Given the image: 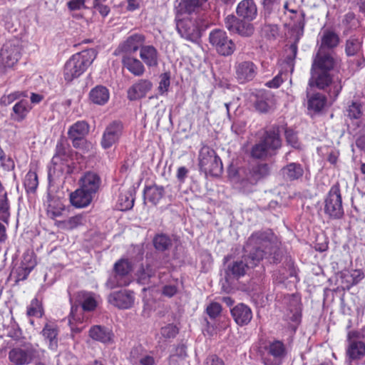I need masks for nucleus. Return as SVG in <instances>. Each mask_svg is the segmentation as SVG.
I'll return each instance as SVG.
<instances>
[{
  "label": "nucleus",
  "mask_w": 365,
  "mask_h": 365,
  "mask_svg": "<svg viewBox=\"0 0 365 365\" xmlns=\"http://www.w3.org/2000/svg\"><path fill=\"white\" fill-rule=\"evenodd\" d=\"M85 2L86 0H71L67 4L71 11H76L86 8Z\"/></svg>",
  "instance_id": "nucleus-63"
},
{
  "label": "nucleus",
  "mask_w": 365,
  "mask_h": 365,
  "mask_svg": "<svg viewBox=\"0 0 365 365\" xmlns=\"http://www.w3.org/2000/svg\"><path fill=\"white\" fill-rule=\"evenodd\" d=\"M93 7L103 17L107 16L110 13L109 6L103 3H93Z\"/></svg>",
  "instance_id": "nucleus-64"
},
{
  "label": "nucleus",
  "mask_w": 365,
  "mask_h": 365,
  "mask_svg": "<svg viewBox=\"0 0 365 365\" xmlns=\"http://www.w3.org/2000/svg\"><path fill=\"white\" fill-rule=\"evenodd\" d=\"M281 146V139L278 128L273 127L264 133L263 140L253 146L252 155L255 158L266 157L269 150L278 149Z\"/></svg>",
  "instance_id": "nucleus-7"
},
{
  "label": "nucleus",
  "mask_w": 365,
  "mask_h": 365,
  "mask_svg": "<svg viewBox=\"0 0 365 365\" xmlns=\"http://www.w3.org/2000/svg\"><path fill=\"white\" fill-rule=\"evenodd\" d=\"M90 100L95 104L104 105L110 98L108 89L103 86H97L92 88L89 93Z\"/></svg>",
  "instance_id": "nucleus-35"
},
{
  "label": "nucleus",
  "mask_w": 365,
  "mask_h": 365,
  "mask_svg": "<svg viewBox=\"0 0 365 365\" xmlns=\"http://www.w3.org/2000/svg\"><path fill=\"white\" fill-rule=\"evenodd\" d=\"M262 4L266 15L276 12L280 9V0H262Z\"/></svg>",
  "instance_id": "nucleus-48"
},
{
  "label": "nucleus",
  "mask_w": 365,
  "mask_h": 365,
  "mask_svg": "<svg viewBox=\"0 0 365 365\" xmlns=\"http://www.w3.org/2000/svg\"><path fill=\"white\" fill-rule=\"evenodd\" d=\"M108 301L110 304L119 309H129L134 304V292L128 289L114 292L108 295Z\"/></svg>",
  "instance_id": "nucleus-17"
},
{
  "label": "nucleus",
  "mask_w": 365,
  "mask_h": 365,
  "mask_svg": "<svg viewBox=\"0 0 365 365\" xmlns=\"http://www.w3.org/2000/svg\"><path fill=\"white\" fill-rule=\"evenodd\" d=\"M81 299V307L84 311H92L96 306L97 302L91 293L82 292L79 294Z\"/></svg>",
  "instance_id": "nucleus-43"
},
{
  "label": "nucleus",
  "mask_w": 365,
  "mask_h": 365,
  "mask_svg": "<svg viewBox=\"0 0 365 365\" xmlns=\"http://www.w3.org/2000/svg\"><path fill=\"white\" fill-rule=\"evenodd\" d=\"M124 131L123 123L120 120H113L108 124L102 134L101 145L103 149L110 148L117 144Z\"/></svg>",
  "instance_id": "nucleus-14"
},
{
  "label": "nucleus",
  "mask_w": 365,
  "mask_h": 365,
  "mask_svg": "<svg viewBox=\"0 0 365 365\" xmlns=\"http://www.w3.org/2000/svg\"><path fill=\"white\" fill-rule=\"evenodd\" d=\"M231 314L235 322L240 326L247 324L252 318L251 309L244 304L236 305L231 309Z\"/></svg>",
  "instance_id": "nucleus-26"
},
{
  "label": "nucleus",
  "mask_w": 365,
  "mask_h": 365,
  "mask_svg": "<svg viewBox=\"0 0 365 365\" xmlns=\"http://www.w3.org/2000/svg\"><path fill=\"white\" fill-rule=\"evenodd\" d=\"M170 76L169 73H164L160 75V81L159 83L158 90L160 94H163L168 91L170 84Z\"/></svg>",
  "instance_id": "nucleus-57"
},
{
  "label": "nucleus",
  "mask_w": 365,
  "mask_h": 365,
  "mask_svg": "<svg viewBox=\"0 0 365 365\" xmlns=\"http://www.w3.org/2000/svg\"><path fill=\"white\" fill-rule=\"evenodd\" d=\"M345 277H352V284H357L364 278V274L361 269H354L345 274Z\"/></svg>",
  "instance_id": "nucleus-60"
},
{
  "label": "nucleus",
  "mask_w": 365,
  "mask_h": 365,
  "mask_svg": "<svg viewBox=\"0 0 365 365\" xmlns=\"http://www.w3.org/2000/svg\"><path fill=\"white\" fill-rule=\"evenodd\" d=\"M209 42L221 56L232 55L235 50V44L227 33L221 29H215L210 33Z\"/></svg>",
  "instance_id": "nucleus-11"
},
{
  "label": "nucleus",
  "mask_w": 365,
  "mask_h": 365,
  "mask_svg": "<svg viewBox=\"0 0 365 365\" xmlns=\"http://www.w3.org/2000/svg\"><path fill=\"white\" fill-rule=\"evenodd\" d=\"M225 27L231 33L242 36H250L254 32V26L250 21L237 19L234 15H228L225 19Z\"/></svg>",
  "instance_id": "nucleus-15"
},
{
  "label": "nucleus",
  "mask_w": 365,
  "mask_h": 365,
  "mask_svg": "<svg viewBox=\"0 0 365 365\" xmlns=\"http://www.w3.org/2000/svg\"><path fill=\"white\" fill-rule=\"evenodd\" d=\"M198 165L206 175L219 176L222 172V163L215 151L207 145H203L199 152Z\"/></svg>",
  "instance_id": "nucleus-6"
},
{
  "label": "nucleus",
  "mask_w": 365,
  "mask_h": 365,
  "mask_svg": "<svg viewBox=\"0 0 365 365\" xmlns=\"http://www.w3.org/2000/svg\"><path fill=\"white\" fill-rule=\"evenodd\" d=\"M180 14L176 13V29L180 36L190 42L196 43L200 38L202 32L209 26L207 16L200 17L180 18Z\"/></svg>",
  "instance_id": "nucleus-3"
},
{
  "label": "nucleus",
  "mask_w": 365,
  "mask_h": 365,
  "mask_svg": "<svg viewBox=\"0 0 365 365\" xmlns=\"http://www.w3.org/2000/svg\"><path fill=\"white\" fill-rule=\"evenodd\" d=\"M145 38L143 34H134L129 36L125 41L120 43L118 50L128 55V53H133L138 49L144 46Z\"/></svg>",
  "instance_id": "nucleus-22"
},
{
  "label": "nucleus",
  "mask_w": 365,
  "mask_h": 365,
  "mask_svg": "<svg viewBox=\"0 0 365 365\" xmlns=\"http://www.w3.org/2000/svg\"><path fill=\"white\" fill-rule=\"evenodd\" d=\"M26 97H28V93L26 91H15L8 95H4L1 96L0 98V105L7 106L17 99Z\"/></svg>",
  "instance_id": "nucleus-45"
},
{
  "label": "nucleus",
  "mask_w": 365,
  "mask_h": 365,
  "mask_svg": "<svg viewBox=\"0 0 365 365\" xmlns=\"http://www.w3.org/2000/svg\"><path fill=\"white\" fill-rule=\"evenodd\" d=\"M128 359L132 365H157L158 360L152 351H147L141 346L133 347Z\"/></svg>",
  "instance_id": "nucleus-18"
},
{
  "label": "nucleus",
  "mask_w": 365,
  "mask_h": 365,
  "mask_svg": "<svg viewBox=\"0 0 365 365\" xmlns=\"http://www.w3.org/2000/svg\"><path fill=\"white\" fill-rule=\"evenodd\" d=\"M363 38L359 36H351L345 43V53L348 56L357 55L362 50Z\"/></svg>",
  "instance_id": "nucleus-38"
},
{
  "label": "nucleus",
  "mask_w": 365,
  "mask_h": 365,
  "mask_svg": "<svg viewBox=\"0 0 365 365\" xmlns=\"http://www.w3.org/2000/svg\"><path fill=\"white\" fill-rule=\"evenodd\" d=\"M263 34L269 38H275L279 35V28L275 24H267L262 28Z\"/></svg>",
  "instance_id": "nucleus-59"
},
{
  "label": "nucleus",
  "mask_w": 365,
  "mask_h": 365,
  "mask_svg": "<svg viewBox=\"0 0 365 365\" xmlns=\"http://www.w3.org/2000/svg\"><path fill=\"white\" fill-rule=\"evenodd\" d=\"M86 222V215L83 214L76 215L68 219L58 222V225L62 229L73 230L79 226L85 225Z\"/></svg>",
  "instance_id": "nucleus-39"
},
{
  "label": "nucleus",
  "mask_w": 365,
  "mask_h": 365,
  "mask_svg": "<svg viewBox=\"0 0 365 365\" xmlns=\"http://www.w3.org/2000/svg\"><path fill=\"white\" fill-rule=\"evenodd\" d=\"M337 66V61L332 52L317 50L313 57L311 67V77L309 80L310 87L316 86L319 89H325L332 85L331 93L336 97L342 88L341 80L334 79L332 71Z\"/></svg>",
  "instance_id": "nucleus-2"
},
{
  "label": "nucleus",
  "mask_w": 365,
  "mask_h": 365,
  "mask_svg": "<svg viewBox=\"0 0 365 365\" xmlns=\"http://www.w3.org/2000/svg\"><path fill=\"white\" fill-rule=\"evenodd\" d=\"M281 173L285 180L292 181L302 177L304 170L299 163H290L282 168Z\"/></svg>",
  "instance_id": "nucleus-32"
},
{
  "label": "nucleus",
  "mask_w": 365,
  "mask_h": 365,
  "mask_svg": "<svg viewBox=\"0 0 365 365\" xmlns=\"http://www.w3.org/2000/svg\"><path fill=\"white\" fill-rule=\"evenodd\" d=\"M153 246L156 250L164 252L172 246V240L165 234H157L153 240Z\"/></svg>",
  "instance_id": "nucleus-41"
},
{
  "label": "nucleus",
  "mask_w": 365,
  "mask_h": 365,
  "mask_svg": "<svg viewBox=\"0 0 365 365\" xmlns=\"http://www.w3.org/2000/svg\"><path fill=\"white\" fill-rule=\"evenodd\" d=\"M41 334L48 344V348L52 351H56L58 348V326L54 322H47L42 331Z\"/></svg>",
  "instance_id": "nucleus-25"
},
{
  "label": "nucleus",
  "mask_w": 365,
  "mask_h": 365,
  "mask_svg": "<svg viewBox=\"0 0 365 365\" xmlns=\"http://www.w3.org/2000/svg\"><path fill=\"white\" fill-rule=\"evenodd\" d=\"M287 73L284 71H280L272 80L266 82L265 86L270 88H277L287 78Z\"/></svg>",
  "instance_id": "nucleus-49"
},
{
  "label": "nucleus",
  "mask_w": 365,
  "mask_h": 365,
  "mask_svg": "<svg viewBox=\"0 0 365 365\" xmlns=\"http://www.w3.org/2000/svg\"><path fill=\"white\" fill-rule=\"evenodd\" d=\"M222 311V307L219 303L212 302L206 309V312L211 319H215L220 315Z\"/></svg>",
  "instance_id": "nucleus-58"
},
{
  "label": "nucleus",
  "mask_w": 365,
  "mask_h": 365,
  "mask_svg": "<svg viewBox=\"0 0 365 365\" xmlns=\"http://www.w3.org/2000/svg\"><path fill=\"white\" fill-rule=\"evenodd\" d=\"M236 13L243 20L252 21L257 16V7L254 0H242L238 4Z\"/></svg>",
  "instance_id": "nucleus-24"
},
{
  "label": "nucleus",
  "mask_w": 365,
  "mask_h": 365,
  "mask_svg": "<svg viewBox=\"0 0 365 365\" xmlns=\"http://www.w3.org/2000/svg\"><path fill=\"white\" fill-rule=\"evenodd\" d=\"M155 274L154 270L150 265L143 266L138 271V279L141 284H148L150 278Z\"/></svg>",
  "instance_id": "nucleus-47"
},
{
  "label": "nucleus",
  "mask_w": 365,
  "mask_h": 365,
  "mask_svg": "<svg viewBox=\"0 0 365 365\" xmlns=\"http://www.w3.org/2000/svg\"><path fill=\"white\" fill-rule=\"evenodd\" d=\"M179 329L176 326L169 324L161 328L160 334L164 339H169L175 337Z\"/></svg>",
  "instance_id": "nucleus-51"
},
{
  "label": "nucleus",
  "mask_w": 365,
  "mask_h": 365,
  "mask_svg": "<svg viewBox=\"0 0 365 365\" xmlns=\"http://www.w3.org/2000/svg\"><path fill=\"white\" fill-rule=\"evenodd\" d=\"M285 138L287 144L296 149L301 148V143L299 142L297 133L291 129L285 130Z\"/></svg>",
  "instance_id": "nucleus-52"
},
{
  "label": "nucleus",
  "mask_w": 365,
  "mask_h": 365,
  "mask_svg": "<svg viewBox=\"0 0 365 365\" xmlns=\"http://www.w3.org/2000/svg\"><path fill=\"white\" fill-rule=\"evenodd\" d=\"M81 182V188L93 195L99 189L101 180L96 173L88 172L82 177Z\"/></svg>",
  "instance_id": "nucleus-30"
},
{
  "label": "nucleus",
  "mask_w": 365,
  "mask_h": 365,
  "mask_svg": "<svg viewBox=\"0 0 365 365\" xmlns=\"http://www.w3.org/2000/svg\"><path fill=\"white\" fill-rule=\"evenodd\" d=\"M326 103L327 98L323 94L315 93L308 100V109L319 112L324 108Z\"/></svg>",
  "instance_id": "nucleus-42"
},
{
  "label": "nucleus",
  "mask_w": 365,
  "mask_h": 365,
  "mask_svg": "<svg viewBox=\"0 0 365 365\" xmlns=\"http://www.w3.org/2000/svg\"><path fill=\"white\" fill-rule=\"evenodd\" d=\"M270 173L269 166L267 163H259L252 165L245 172V177L243 180L248 183L255 185L259 180L269 175Z\"/></svg>",
  "instance_id": "nucleus-20"
},
{
  "label": "nucleus",
  "mask_w": 365,
  "mask_h": 365,
  "mask_svg": "<svg viewBox=\"0 0 365 365\" xmlns=\"http://www.w3.org/2000/svg\"><path fill=\"white\" fill-rule=\"evenodd\" d=\"M53 202L56 205H52V202H51L47 207L48 215L51 218L59 217L63 210V205L59 201H54Z\"/></svg>",
  "instance_id": "nucleus-53"
},
{
  "label": "nucleus",
  "mask_w": 365,
  "mask_h": 365,
  "mask_svg": "<svg viewBox=\"0 0 365 365\" xmlns=\"http://www.w3.org/2000/svg\"><path fill=\"white\" fill-rule=\"evenodd\" d=\"M30 259H31V256H28ZM29 264L28 265H24V263H22V266L19 268L18 270V279L19 280H24L26 279L28 275L30 274L31 270L34 269L35 266V262L31 261V259L29 260Z\"/></svg>",
  "instance_id": "nucleus-50"
},
{
  "label": "nucleus",
  "mask_w": 365,
  "mask_h": 365,
  "mask_svg": "<svg viewBox=\"0 0 365 365\" xmlns=\"http://www.w3.org/2000/svg\"><path fill=\"white\" fill-rule=\"evenodd\" d=\"M77 310V307L72 306L68 320L72 333H80L83 329L82 327H79L73 325V322L80 321V318L76 316Z\"/></svg>",
  "instance_id": "nucleus-54"
},
{
  "label": "nucleus",
  "mask_w": 365,
  "mask_h": 365,
  "mask_svg": "<svg viewBox=\"0 0 365 365\" xmlns=\"http://www.w3.org/2000/svg\"><path fill=\"white\" fill-rule=\"evenodd\" d=\"M153 88V83L148 79H140L128 90V98L130 101L142 98Z\"/></svg>",
  "instance_id": "nucleus-23"
},
{
  "label": "nucleus",
  "mask_w": 365,
  "mask_h": 365,
  "mask_svg": "<svg viewBox=\"0 0 365 365\" xmlns=\"http://www.w3.org/2000/svg\"><path fill=\"white\" fill-rule=\"evenodd\" d=\"M21 44L18 39L6 41L0 51V71L6 73L16 64L21 58Z\"/></svg>",
  "instance_id": "nucleus-8"
},
{
  "label": "nucleus",
  "mask_w": 365,
  "mask_h": 365,
  "mask_svg": "<svg viewBox=\"0 0 365 365\" xmlns=\"http://www.w3.org/2000/svg\"><path fill=\"white\" fill-rule=\"evenodd\" d=\"M256 65L250 61H242L235 65L236 78L240 83H245L254 79L257 74Z\"/></svg>",
  "instance_id": "nucleus-19"
},
{
  "label": "nucleus",
  "mask_w": 365,
  "mask_h": 365,
  "mask_svg": "<svg viewBox=\"0 0 365 365\" xmlns=\"http://www.w3.org/2000/svg\"><path fill=\"white\" fill-rule=\"evenodd\" d=\"M339 43V36L334 31L325 30L321 36V41L318 50L327 51L332 49L338 46Z\"/></svg>",
  "instance_id": "nucleus-33"
},
{
  "label": "nucleus",
  "mask_w": 365,
  "mask_h": 365,
  "mask_svg": "<svg viewBox=\"0 0 365 365\" xmlns=\"http://www.w3.org/2000/svg\"><path fill=\"white\" fill-rule=\"evenodd\" d=\"M89 336L95 341L104 344L114 342V334L111 329L101 325H94L89 329Z\"/></svg>",
  "instance_id": "nucleus-21"
},
{
  "label": "nucleus",
  "mask_w": 365,
  "mask_h": 365,
  "mask_svg": "<svg viewBox=\"0 0 365 365\" xmlns=\"http://www.w3.org/2000/svg\"><path fill=\"white\" fill-rule=\"evenodd\" d=\"M355 334L354 332H349L348 334V340L349 342L347 354L352 359H359L365 354V344L359 341L352 340V336Z\"/></svg>",
  "instance_id": "nucleus-34"
},
{
  "label": "nucleus",
  "mask_w": 365,
  "mask_h": 365,
  "mask_svg": "<svg viewBox=\"0 0 365 365\" xmlns=\"http://www.w3.org/2000/svg\"><path fill=\"white\" fill-rule=\"evenodd\" d=\"M8 356L15 365H28L39 357V351L32 346L14 347L9 351Z\"/></svg>",
  "instance_id": "nucleus-13"
},
{
  "label": "nucleus",
  "mask_w": 365,
  "mask_h": 365,
  "mask_svg": "<svg viewBox=\"0 0 365 365\" xmlns=\"http://www.w3.org/2000/svg\"><path fill=\"white\" fill-rule=\"evenodd\" d=\"M122 63L130 73L135 76H141L144 74L145 68L143 63L136 58L130 55H124L122 58Z\"/></svg>",
  "instance_id": "nucleus-29"
},
{
  "label": "nucleus",
  "mask_w": 365,
  "mask_h": 365,
  "mask_svg": "<svg viewBox=\"0 0 365 365\" xmlns=\"http://www.w3.org/2000/svg\"><path fill=\"white\" fill-rule=\"evenodd\" d=\"M88 132L89 125L84 120H78L68 128V137L74 148L86 150L89 145L86 139Z\"/></svg>",
  "instance_id": "nucleus-12"
},
{
  "label": "nucleus",
  "mask_w": 365,
  "mask_h": 365,
  "mask_svg": "<svg viewBox=\"0 0 365 365\" xmlns=\"http://www.w3.org/2000/svg\"><path fill=\"white\" fill-rule=\"evenodd\" d=\"M342 24L347 27L348 29L352 30L358 26V20L352 12L347 13L342 21Z\"/></svg>",
  "instance_id": "nucleus-56"
},
{
  "label": "nucleus",
  "mask_w": 365,
  "mask_h": 365,
  "mask_svg": "<svg viewBox=\"0 0 365 365\" xmlns=\"http://www.w3.org/2000/svg\"><path fill=\"white\" fill-rule=\"evenodd\" d=\"M31 108L28 101L20 100L13 106L12 119L17 122H21L26 118Z\"/></svg>",
  "instance_id": "nucleus-36"
},
{
  "label": "nucleus",
  "mask_w": 365,
  "mask_h": 365,
  "mask_svg": "<svg viewBox=\"0 0 365 365\" xmlns=\"http://www.w3.org/2000/svg\"><path fill=\"white\" fill-rule=\"evenodd\" d=\"M134 198L132 191L121 192L118 196L117 206L120 210H128L133 207Z\"/></svg>",
  "instance_id": "nucleus-40"
},
{
  "label": "nucleus",
  "mask_w": 365,
  "mask_h": 365,
  "mask_svg": "<svg viewBox=\"0 0 365 365\" xmlns=\"http://www.w3.org/2000/svg\"><path fill=\"white\" fill-rule=\"evenodd\" d=\"M202 365H225L224 361L215 354L207 356Z\"/></svg>",
  "instance_id": "nucleus-61"
},
{
  "label": "nucleus",
  "mask_w": 365,
  "mask_h": 365,
  "mask_svg": "<svg viewBox=\"0 0 365 365\" xmlns=\"http://www.w3.org/2000/svg\"><path fill=\"white\" fill-rule=\"evenodd\" d=\"M164 187L160 185H153L147 186L143 191L145 200H148L153 205H157L164 195Z\"/></svg>",
  "instance_id": "nucleus-37"
},
{
  "label": "nucleus",
  "mask_w": 365,
  "mask_h": 365,
  "mask_svg": "<svg viewBox=\"0 0 365 365\" xmlns=\"http://www.w3.org/2000/svg\"><path fill=\"white\" fill-rule=\"evenodd\" d=\"M38 184L37 174L34 171H29L25 176L24 186L28 192H34Z\"/></svg>",
  "instance_id": "nucleus-46"
},
{
  "label": "nucleus",
  "mask_w": 365,
  "mask_h": 365,
  "mask_svg": "<svg viewBox=\"0 0 365 365\" xmlns=\"http://www.w3.org/2000/svg\"><path fill=\"white\" fill-rule=\"evenodd\" d=\"M93 196V195L80 187L70 195V201L76 207H85L91 202Z\"/></svg>",
  "instance_id": "nucleus-31"
},
{
  "label": "nucleus",
  "mask_w": 365,
  "mask_h": 365,
  "mask_svg": "<svg viewBox=\"0 0 365 365\" xmlns=\"http://www.w3.org/2000/svg\"><path fill=\"white\" fill-rule=\"evenodd\" d=\"M288 6H289V3L287 1L284 4L283 8L285 11H289L291 13L295 14V18L297 19V22L294 24V27L296 29H299L302 31L304 29V15L302 14H297L296 11L294 9H289Z\"/></svg>",
  "instance_id": "nucleus-55"
},
{
  "label": "nucleus",
  "mask_w": 365,
  "mask_h": 365,
  "mask_svg": "<svg viewBox=\"0 0 365 365\" xmlns=\"http://www.w3.org/2000/svg\"><path fill=\"white\" fill-rule=\"evenodd\" d=\"M208 0H181L177 8L176 13L187 14L192 16L200 17L202 15L207 16L205 11L207 7Z\"/></svg>",
  "instance_id": "nucleus-16"
},
{
  "label": "nucleus",
  "mask_w": 365,
  "mask_h": 365,
  "mask_svg": "<svg viewBox=\"0 0 365 365\" xmlns=\"http://www.w3.org/2000/svg\"><path fill=\"white\" fill-rule=\"evenodd\" d=\"M361 114V111L358 103H353L351 106H349L348 109V115L350 118L356 119L360 118Z\"/></svg>",
  "instance_id": "nucleus-62"
},
{
  "label": "nucleus",
  "mask_w": 365,
  "mask_h": 365,
  "mask_svg": "<svg viewBox=\"0 0 365 365\" xmlns=\"http://www.w3.org/2000/svg\"><path fill=\"white\" fill-rule=\"evenodd\" d=\"M259 351L264 365H281L287 355L288 349L282 341L274 339L268 341Z\"/></svg>",
  "instance_id": "nucleus-5"
},
{
  "label": "nucleus",
  "mask_w": 365,
  "mask_h": 365,
  "mask_svg": "<svg viewBox=\"0 0 365 365\" xmlns=\"http://www.w3.org/2000/svg\"><path fill=\"white\" fill-rule=\"evenodd\" d=\"M324 212L332 219H341L344 214L342 199L339 185H334L324 202Z\"/></svg>",
  "instance_id": "nucleus-10"
},
{
  "label": "nucleus",
  "mask_w": 365,
  "mask_h": 365,
  "mask_svg": "<svg viewBox=\"0 0 365 365\" xmlns=\"http://www.w3.org/2000/svg\"><path fill=\"white\" fill-rule=\"evenodd\" d=\"M69 155L61 143H58L56 147V153L52 158V163L54 165V169H59L61 171L64 170V166L66 168V173H69L70 168L66 164Z\"/></svg>",
  "instance_id": "nucleus-27"
},
{
  "label": "nucleus",
  "mask_w": 365,
  "mask_h": 365,
  "mask_svg": "<svg viewBox=\"0 0 365 365\" xmlns=\"http://www.w3.org/2000/svg\"><path fill=\"white\" fill-rule=\"evenodd\" d=\"M26 314L29 317H36L38 318L43 316V309L41 302L37 298H34L31 300L27 307Z\"/></svg>",
  "instance_id": "nucleus-44"
},
{
  "label": "nucleus",
  "mask_w": 365,
  "mask_h": 365,
  "mask_svg": "<svg viewBox=\"0 0 365 365\" xmlns=\"http://www.w3.org/2000/svg\"><path fill=\"white\" fill-rule=\"evenodd\" d=\"M132 270L133 264L128 259L118 260L114 264V273L108 279L107 286L110 289L128 286L131 282L130 274Z\"/></svg>",
  "instance_id": "nucleus-9"
},
{
  "label": "nucleus",
  "mask_w": 365,
  "mask_h": 365,
  "mask_svg": "<svg viewBox=\"0 0 365 365\" xmlns=\"http://www.w3.org/2000/svg\"><path fill=\"white\" fill-rule=\"evenodd\" d=\"M95 49L82 51L71 56L64 66L63 76L67 82L80 77L96 58Z\"/></svg>",
  "instance_id": "nucleus-4"
},
{
  "label": "nucleus",
  "mask_w": 365,
  "mask_h": 365,
  "mask_svg": "<svg viewBox=\"0 0 365 365\" xmlns=\"http://www.w3.org/2000/svg\"><path fill=\"white\" fill-rule=\"evenodd\" d=\"M280 245L278 237L271 230L252 233L245 247L249 254L228 264L225 271L227 280L244 276L247 269L256 267L263 259H267L270 263L279 262L282 258Z\"/></svg>",
  "instance_id": "nucleus-1"
},
{
  "label": "nucleus",
  "mask_w": 365,
  "mask_h": 365,
  "mask_svg": "<svg viewBox=\"0 0 365 365\" xmlns=\"http://www.w3.org/2000/svg\"><path fill=\"white\" fill-rule=\"evenodd\" d=\"M140 58L149 68L157 67L158 65L159 54L158 50L150 45H146L140 48Z\"/></svg>",
  "instance_id": "nucleus-28"
}]
</instances>
